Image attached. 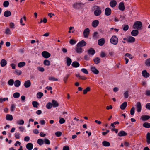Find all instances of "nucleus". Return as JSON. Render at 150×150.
<instances>
[{"label":"nucleus","instance_id":"dca6fc26","mask_svg":"<svg viewBox=\"0 0 150 150\" xmlns=\"http://www.w3.org/2000/svg\"><path fill=\"white\" fill-rule=\"evenodd\" d=\"M139 34V31L137 30H134L131 32V34L132 36H136Z\"/></svg>","mask_w":150,"mask_h":150},{"label":"nucleus","instance_id":"bb28decb","mask_svg":"<svg viewBox=\"0 0 150 150\" xmlns=\"http://www.w3.org/2000/svg\"><path fill=\"white\" fill-rule=\"evenodd\" d=\"M102 144L104 146L108 147L110 146V144L107 141H104L102 142Z\"/></svg>","mask_w":150,"mask_h":150},{"label":"nucleus","instance_id":"a19ab883","mask_svg":"<svg viewBox=\"0 0 150 150\" xmlns=\"http://www.w3.org/2000/svg\"><path fill=\"white\" fill-rule=\"evenodd\" d=\"M20 96V94L19 93L16 92L13 94V96L14 98H19Z\"/></svg>","mask_w":150,"mask_h":150},{"label":"nucleus","instance_id":"9b49d317","mask_svg":"<svg viewBox=\"0 0 150 150\" xmlns=\"http://www.w3.org/2000/svg\"><path fill=\"white\" fill-rule=\"evenodd\" d=\"M135 38L132 36H129L127 38V41L129 43H132L134 42Z\"/></svg>","mask_w":150,"mask_h":150},{"label":"nucleus","instance_id":"72a5a7b5","mask_svg":"<svg viewBox=\"0 0 150 150\" xmlns=\"http://www.w3.org/2000/svg\"><path fill=\"white\" fill-rule=\"evenodd\" d=\"M33 106L34 108H38L39 106V104L37 101H33L32 102Z\"/></svg>","mask_w":150,"mask_h":150},{"label":"nucleus","instance_id":"2eb2a0df","mask_svg":"<svg viewBox=\"0 0 150 150\" xmlns=\"http://www.w3.org/2000/svg\"><path fill=\"white\" fill-rule=\"evenodd\" d=\"M7 64L6 61L4 59H2L0 62V64L1 67L5 66Z\"/></svg>","mask_w":150,"mask_h":150},{"label":"nucleus","instance_id":"8fccbe9b","mask_svg":"<svg viewBox=\"0 0 150 150\" xmlns=\"http://www.w3.org/2000/svg\"><path fill=\"white\" fill-rule=\"evenodd\" d=\"M76 42V41L72 39H70L69 42V43L71 45L75 44Z\"/></svg>","mask_w":150,"mask_h":150},{"label":"nucleus","instance_id":"1a4fd4ad","mask_svg":"<svg viewBox=\"0 0 150 150\" xmlns=\"http://www.w3.org/2000/svg\"><path fill=\"white\" fill-rule=\"evenodd\" d=\"M105 42V40L104 38H102L100 39L98 41V43L99 45L103 46Z\"/></svg>","mask_w":150,"mask_h":150},{"label":"nucleus","instance_id":"423d86ee","mask_svg":"<svg viewBox=\"0 0 150 150\" xmlns=\"http://www.w3.org/2000/svg\"><path fill=\"white\" fill-rule=\"evenodd\" d=\"M86 44V42L84 40H82L79 42L76 45L77 47H83Z\"/></svg>","mask_w":150,"mask_h":150},{"label":"nucleus","instance_id":"7ed1b4c3","mask_svg":"<svg viewBox=\"0 0 150 150\" xmlns=\"http://www.w3.org/2000/svg\"><path fill=\"white\" fill-rule=\"evenodd\" d=\"M110 42L112 44L116 45L118 42V38L115 36H113L110 39Z\"/></svg>","mask_w":150,"mask_h":150},{"label":"nucleus","instance_id":"6ab92c4d","mask_svg":"<svg viewBox=\"0 0 150 150\" xmlns=\"http://www.w3.org/2000/svg\"><path fill=\"white\" fill-rule=\"evenodd\" d=\"M119 136H125L127 135V134L124 131H121L118 134Z\"/></svg>","mask_w":150,"mask_h":150},{"label":"nucleus","instance_id":"4be33fe9","mask_svg":"<svg viewBox=\"0 0 150 150\" xmlns=\"http://www.w3.org/2000/svg\"><path fill=\"white\" fill-rule=\"evenodd\" d=\"M146 142L147 144H150V133L148 132L146 136Z\"/></svg>","mask_w":150,"mask_h":150},{"label":"nucleus","instance_id":"c85d7f7f","mask_svg":"<svg viewBox=\"0 0 150 150\" xmlns=\"http://www.w3.org/2000/svg\"><path fill=\"white\" fill-rule=\"evenodd\" d=\"M6 119L7 120L9 121H11L13 119L12 115L10 114H7L6 115Z\"/></svg>","mask_w":150,"mask_h":150},{"label":"nucleus","instance_id":"9d476101","mask_svg":"<svg viewBox=\"0 0 150 150\" xmlns=\"http://www.w3.org/2000/svg\"><path fill=\"white\" fill-rule=\"evenodd\" d=\"M31 83L30 80H28L26 81L24 83V85L26 88H29L30 86Z\"/></svg>","mask_w":150,"mask_h":150},{"label":"nucleus","instance_id":"bf43d9fd","mask_svg":"<svg viewBox=\"0 0 150 150\" xmlns=\"http://www.w3.org/2000/svg\"><path fill=\"white\" fill-rule=\"evenodd\" d=\"M124 97L126 98H127L128 97V91H126L124 94Z\"/></svg>","mask_w":150,"mask_h":150},{"label":"nucleus","instance_id":"5fc2aeb1","mask_svg":"<svg viewBox=\"0 0 150 150\" xmlns=\"http://www.w3.org/2000/svg\"><path fill=\"white\" fill-rule=\"evenodd\" d=\"M15 108V105L14 104H12L11 105V111H13Z\"/></svg>","mask_w":150,"mask_h":150},{"label":"nucleus","instance_id":"58836bf2","mask_svg":"<svg viewBox=\"0 0 150 150\" xmlns=\"http://www.w3.org/2000/svg\"><path fill=\"white\" fill-rule=\"evenodd\" d=\"M44 64L45 65L47 66H49L50 64V61L47 60L45 59L44 60Z\"/></svg>","mask_w":150,"mask_h":150},{"label":"nucleus","instance_id":"0eeeda50","mask_svg":"<svg viewBox=\"0 0 150 150\" xmlns=\"http://www.w3.org/2000/svg\"><path fill=\"white\" fill-rule=\"evenodd\" d=\"M118 8L120 10L122 11H124L125 9V6L123 2H121L119 4Z\"/></svg>","mask_w":150,"mask_h":150},{"label":"nucleus","instance_id":"338daca9","mask_svg":"<svg viewBox=\"0 0 150 150\" xmlns=\"http://www.w3.org/2000/svg\"><path fill=\"white\" fill-rule=\"evenodd\" d=\"M146 108L150 110V103H147L146 105Z\"/></svg>","mask_w":150,"mask_h":150},{"label":"nucleus","instance_id":"c9c22d12","mask_svg":"<svg viewBox=\"0 0 150 150\" xmlns=\"http://www.w3.org/2000/svg\"><path fill=\"white\" fill-rule=\"evenodd\" d=\"M52 103L49 102L46 104V107L47 109H50L52 108Z\"/></svg>","mask_w":150,"mask_h":150},{"label":"nucleus","instance_id":"6e6552de","mask_svg":"<svg viewBox=\"0 0 150 150\" xmlns=\"http://www.w3.org/2000/svg\"><path fill=\"white\" fill-rule=\"evenodd\" d=\"M136 108L137 109V111L138 112H141L142 108V106L140 102H138L136 104Z\"/></svg>","mask_w":150,"mask_h":150},{"label":"nucleus","instance_id":"f8f14e48","mask_svg":"<svg viewBox=\"0 0 150 150\" xmlns=\"http://www.w3.org/2000/svg\"><path fill=\"white\" fill-rule=\"evenodd\" d=\"M111 10L109 8H107L105 10V13L106 16H109L111 14Z\"/></svg>","mask_w":150,"mask_h":150},{"label":"nucleus","instance_id":"39448f33","mask_svg":"<svg viewBox=\"0 0 150 150\" xmlns=\"http://www.w3.org/2000/svg\"><path fill=\"white\" fill-rule=\"evenodd\" d=\"M89 32L90 30L88 28H87L85 29L83 32L84 37L85 38L88 37L89 35Z\"/></svg>","mask_w":150,"mask_h":150},{"label":"nucleus","instance_id":"4d7b16f0","mask_svg":"<svg viewBox=\"0 0 150 150\" xmlns=\"http://www.w3.org/2000/svg\"><path fill=\"white\" fill-rule=\"evenodd\" d=\"M124 27L123 28V30L124 31H126L127 30L129 29V26L128 25H124Z\"/></svg>","mask_w":150,"mask_h":150},{"label":"nucleus","instance_id":"ea45409f","mask_svg":"<svg viewBox=\"0 0 150 150\" xmlns=\"http://www.w3.org/2000/svg\"><path fill=\"white\" fill-rule=\"evenodd\" d=\"M24 122L23 120H21L17 122V124L19 125H22L24 124Z\"/></svg>","mask_w":150,"mask_h":150},{"label":"nucleus","instance_id":"7c9ffc66","mask_svg":"<svg viewBox=\"0 0 150 150\" xmlns=\"http://www.w3.org/2000/svg\"><path fill=\"white\" fill-rule=\"evenodd\" d=\"M88 53L89 55L93 56L94 55V49L91 48L88 51Z\"/></svg>","mask_w":150,"mask_h":150},{"label":"nucleus","instance_id":"5701e85b","mask_svg":"<svg viewBox=\"0 0 150 150\" xmlns=\"http://www.w3.org/2000/svg\"><path fill=\"white\" fill-rule=\"evenodd\" d=\"M142 74L143 76L145 78H147L149 76V74L147 72L146 70H144L142 71Z\"/></svg>","mask_w":150,"mask_h":150},{"label":"nucleus","instance_id":"6e6d98bb","mask_svg":"<svg viewBox=\"0 0 150 150\" xmlns=\"http://www.w3.org/2000/svg\"><path fill=\"white\" fill-rule=\"evenodd\" d=\"M135 108L134 107H132L130 110V114L131 115H133L134 113Z\"/></svg>","mask_w":150,"mask_h":150},{"label":"nucleus","instance_id":"2f4dec72","mask_svg":"<svg viewBox=\"0 0 150 150\" xmlns=\"http://www.w3.org/2000/svg\"><path fill=\"white\" fill-rule=\"evenodd\" d=\"M25 63L24 62H21L19 63L18 64V66L20 68H21L25 66Z\"/></svg>","mask_w":150,"mask_h":150},{"label":"nucleus","instance_id":"09e8293b","mask_svg":"<svg viewBox=\"0 0 150 150\" xmlns=\"http://www.w3.org/2000/svg\"><path fill=\"white\" fill-rule=\"evenodd\" d=\"M55 134L57 137H59L61 136L62 134V133L60 131H57L55 133Z\"/></svg>","mask_w":150,"mask_h":150},{"label":"nucleus","instance_id":"a878e982","mask_svg":"<svg viewBox=\"0 0 150 150\" xmlns=\"http://www.w3.org/2000/svg\"><path fill=\"white\" fill-rule=\"evenodd\" d=\"M75 50L76 52L78 53H81L83 52L82 48L79 47H77L75 48Z\"/></svg>","mask_w":150,"mask_h":150},{"label":"nucleus","instance_id":"393cba45","mask_svg":"<svg viewBox=\"0 0 150 150\" xmlns=\"http://www.w3.org/2000/svg\"><path fill=\"white\" fill-rule=\"evenodd\" d=\"M127 106V102H124L120 105V108L122 110H124Z\"/></svg>","mask_w":150,"mask_h":150},{"label":"nucleus","instance_id":"13d9d810","mask_svg":"<svg viewBox=\"0 0 150 150\" xmlns=\"http://www.w3.org/2000/svg\"><path fill=\"white\" fill-rule=\"evenodd\" d=\"M99 22L98 20H94V28L97 27L99 24Z\"/></svg>","mask_w":150,"mask_h":150},{"label":"nucleus","instance_id":"473e14b6","mask_svg":"<svg viewBox=\"0 0 150 150\" xmlns=\"http://www.w3.org/2000/svg\"><path fill=\"white\" fill-rule=\"evenodd\" d=\"M72 62V60L69 57H67V64L68 66H69Z\"/></svg>","mask_w":150,"mask_h":150},{"label":"nucleus","instance_id":"f704fd0d","mask_svg":"<svg viewBox=\"0 0 150 150\" xmlns=\"http://www.w3.org/2000/svg\"><path fill=\"white\" fill-rule=\"evenodd\" d=\"M143 126L146 128H150V123L148 122H145L143 124Z\"/></svg>","mask_w":150,"mask_h":150},{"label":"nucleus","instance_id":"c03bdc74","mask_svg":"<svg viewBox=\"0 0 150 150\" xmlns=\"http://www.w3.org/2000/svg\"><path fill=\"white\" fill-rule=\"evenodd\" d=\"M9 2L8 1H5L3 3V6L5 7H7L9 5Z\"/></svg>","mask_w":150,"mask_h":150},{"label":"nucleus","instance_id":"412c9836","mask_svg":"<svg viewBox=\"0 0 150 150\" xmlns=\"http://www.w3.org/2000/svg\"><path fill=\"white\" fill-rule=\"evenodd\" d=\"M79 63L77 61H74L72 64V66L74 67L77 68L79 66Z\"/></svg>","mask_w":150,"mask_h":150},{"label":"nucleus","instance_id":"f3484780","mask_svg":"<svg viewBox=\"0 0 150 150\" xmlns=\"http://www.w3.org/2000/svg\"><path fill=\"white\" fill-rule=\"evenodd\" d=\"M81 4L80 3L75 4L73 5V8L76 9H78L81 8Z\"/></svg>","mask_w":150,"mask_h":150},{"label":"nucleus","instance_id":"c756f323","mask_svg":"<svg viewBox=\"0 0 150 150\" xmlns=\"http://www.w3.org/2000/svg\"><path fill=\"white\" fill-rule=\"evenodd\" d=\"M70 74H66L65 76L64 77L63 79V80L65 83H66L69 77Z\"/></svg>","mask_w":150,"mask_h":150},{"label":"nucleus","instance_id":"ddd939ff","mask_svg":"<svg viewBox=\"0 0 150 150\" xmlns=\"http://www.w3.org/2000/svg\"><path fill=\"white\" fill-rule=\"evenodd\" d=\"M52 106L53 107L56 108L59 106V104L57 101L54 100H52Z\"/></svg>","mask_w":150,"mask_h":150},{"label":"nucleus","instance_id":"f03ea898","mask_svg":"<svg viewBox=\"0 0 150 150\" xmlns=\"http://www.w3.org/2000/svg\"><path fill=\"white\" fill-rule=\"evenodd\" d=\"M94 15L96 16H99L101 14V11L99 6H94Z\"/></svg>","mask_w":150,"mask_h":150},{"label":"nucleus","instance_id":"e433bc0d","mask_svg":"<svg viewBox=\"0 0 150 150\" xmlns=\"http://www.w3.org/2000/svg\"><path fill=\"white\" fill-rule=\"evenodd\" d=\"M8 83L9 85L12 86L14 83V81L13 79H10L8 81Z\"/></svg>","mask_w":150,"mask_h":150},{"label":"nucleus","instance_id":"864d4df0","mask_svg":"<svg viewBox=\"0 0 150 150\" xmlns=\"http://www.w3.org/2000/svg\"><path fill=\"white\" fill-rule=\"evenodd\" d=\"M59 122L60 124H63L65 122V120L64 118H61L60 119Z\"/></svg>","mask_w":150,"mask_h":150},{"label":"nucleus","instance_id":"69168bd1","mask_svg":"<svg viewBox=\"0 0 150 150\" xmlns=\"http://www.w3.org/2000/svg\"><path fill=\"white\" fill-rule=\"evenodd\" d=\"M38 69L40 71L42 72H43L45 70L44 69L43 67H39L38 68Z\"/></svg>","mask_w":150,"mask_h":150},{"label":"nucleus","instance_id":"37998d69","mask_svg":"<svg viewBox=\"0 0 150 150\" xmlns=\"http://www.w3.org/2000/svg\"><path fill=\"white\" fill-rule=\"evenodd\" d=\"M43 94L42 93L39 92L37 94V97L38 98L40 99L43 96Z\"/></svg>","mask_w":150,"mask_h":150},{"label":"nucleus","instance_id":"0e129e2a","mask_svg":"<svg viewBox=\"0 0 150 150\" xmlns=\"http://www.w3.org/2000/svg\"><path fill=\"white\" fill-rule=\"evenodd\" d=\"M20 131L21 132H23L25 130V128L23 126H20L18 127Z\"/></svg>","mask_w":150,"mask_h":150},{"label":"nucleus","instance_id":"de8ad7c7","mask_svg":"<svg viewBox=\"0 0 150 150\" xmlns=\"http://www.w3.org/2000/svg\"><path fill=\"white\" fill-rule=\"evenodd\" d=\"M15 72L16 74L18 76L22 74V71L20 70L16 69Z\"/></svg>","mask_w":150,"mask_h":150},{"label":"nucleus","instance_id":"774afa93","mask_svg":"<svg viewBox=\"0 0 150 150\" xmlns=\"http://www.w3.org/2000/svg\"><path fill=\"white\" fill-rule=\"evenodd\" d=\"M69 147L67 146H65L63 147V150H69Z\"/></svg>","mask_w":150,"mask_h":150},{"label":"nucleus","instance_id":"cd10ccee","mask_svg":"<svg viewBox=\"0 0 150 150\" xmlns=\"http://www.w3.org/2000/svg\"><path fill=\"white\" fill-rule=\"evenodd\" d=\"M150 118V116L149 115H143L141 117V119L143 121H146Z\"/></svg>","mask_w":150,"mask_h":150},{"label":"nucleus","instance_id":"aec40b11","mask_svg":"<svg viewBox=\"0 0 150 150\" xmlns=\"http://www.w3.org/2000/svg\"><path fill=\"white\" fill-rule=\"evenodd\" d=\"M11 14V13L9 11L6 10L4 12V16L5 17H7L10 16Z\"/></svg>","mask_w":150,"mask_h":150},{"label":"nucleus","instance_id":"e2e57ef3","mask_svg":"<svg viewBox=\"0 0 150 150\" xmlns=\"http://www.w3.org/2000/svg\"><path fill=\"white\" fill-rule=\"evenodd\" d=\"M125 56L128 57L129 59H132V55L130 54L127 53L125 54Z\"/></svg>","mask_w":150,"mask_h":150},{"label":"nucleus","instance_id":"4c0bfd02","mask_svg":"<svg viewBox=\"0 0 150 150\" xmlns=\"http://www.w3.org/2000/svg\"><path fill=\"white\" fill-rule=\"evenodd\" d=\"M37 142L40 146H41L44 144V140L41 139H38Z\"/></svg>","mask_w":150,"mask_h":150},{"label":"nucleus","instance_id":"20e7f679","mask_svg":"<svg viewBox=\"0 0 150 150\" xmlns=\"http://www.w3.org/2000/svg\"><path fill=\"white\" fill-rule=\"evenodd\" d=\"M42 55L45 58H48L50 56V54L46 51H44L42 52Z\"/></svg>","mask_w":150,"mask_h":150},{"label":"nucleus","instance_id":"4468645a","mask_svg":"<svg viewBox=\"0 0 150 150\" xmlns=\"http://www.w3.org/2000/svg\"><path fill=\"white\" fill-rule=\"evenodd\" d=\"M33 147V145L32 143H28L26 145V148L28 150H31Z\"/></svg>","mask_w":150,"mask_h":150},{"label":"nucleus","instance_id":"a211bd4d","mask_svg":"<svg viewBox=\"0 0 150 150\" xmlns=\"http://www.w3.org/2000/svg\"><path fill=\"white\" fill-rule=\"evenodd\" d=\"M117 4V2L115 1L112 0L111 1L110 3V4L111 7H114L116 6Z\"/></svg>","mask_w":150,"mask_h":150},{"label":"nucleus","instance_id":"a18cd8bd","mask_svg":"<svg viewBox=\"0 0 150 150\" xmlns=\"http://www.w3.org/2000/svg\"><path fill=\"white\" fill-rule=\"evenodd\" d=\"M49 80L50 81H58V79L55 78L53 77H50L49 78Z\"/></svg>","mask_w":150,"mask_h":150},{"label":"nucleus","instance_id":"3c124183","mask_svg":"<svg viewBox=\"0 0 150 150\" xmlns=\"http://www.w3.org/2000/svg\"><path fill=\"white\" fill-rule=\"evenodd\" d=\"M44 142L46 144L49 145L50 144V141L49 140L47 139H45L44 140Z\"/></svg>","mask_w":150,"mask_h":150},{"label":"nucleus","instance_id":"680f3d73","mask_svg":"<svg viewBox=\"0 0 150 150\" xmlns=\"http://www.w3.org/2000/svg\"><path fill=\"white\" fill-rule=\"evenodd\" d=\"M145 64L148 66H150V58L147 59L146 62Z\"/></svg>","mask_w":150,"mask_h":150},{"label":"nucleus","instance_id":"b1692460","mask_svg":"<svg viewBox=\"0 0 150 150\" xmlns=\"http://www.w3.org/2000/svg\"><path fill=\"white\" fill-rule=\"evenodd\" d=\"M14 86L16 87H19L21 85V82L18 80H16L14 82Z\"/></svg>","mask_w":150,"mask_h":150},{"label":"nucleus","instance_id":"f257e3e1","mask_svg":"<svg viewBox=\"0 0 150 150\" xmlns=\"http://www.w3.org/2000/svg\"><path fill=\"white\" fill-rule=\"evenodd\" d=\"M142 23L139 21H136L133 25V28L134 29L139 30L142 28Z\"/></svg>","mask_w":150,"mask_h":150},{"label":"nucleus","instance_id":"052dcab7","mask_svg":"<svg viewBox=\"0 0 150 150\" xmlns=\"http://www.w3.org/2000/svg\"><path fill=\"white\" fill-rule=\"evenodd\" d=\"M20 134L18 133H15V137L17 139L20 138Z\"/></svg>","mask_w":150,"mask_h":150},{"label":"nucleus","instance_id":"79ce46f5","mask_svg":"<svg viewBox=\"0 0 150 150\" xmlns=\"http://www.w3.org/2000/svg\"><path fill=\"white\" fill-rule=\"evenodd\" d=\"M90 88L89 87H87L85 89L83 90V93L85 94L87 93L88 92L90 91Z\"/></svg>","mask_w":150,"mask_h":150},{"label":"nucleus","instance_id":"603ef678","mask_svg":"<svg viewBox=\"0 0 150 150\" xmlns=\"http://www.w3.org/2000/svg\"><path fill=\"white\" fill-rule=\"evenodd\" d=\"M81 72H83V73L86 74H88V72L87 70V69L85 68H82L81 70Z\"/></svg>","mask_w":150,"mask_h":150},{"label":"nucleus","instance_id":"49530a36","mask_svg":"<svg viewBox=\"0 0 150 150\" xmlns=\"http://www.w3.org/2000/svg\"><path fill=\"white\" fill-rule=\"evenodd\" d=\"M100 59L99 58H96L94 59V63L96 64H97L100 62Z\"/></svg>","mask_w":150,"mask_h":150}]
</instances>
